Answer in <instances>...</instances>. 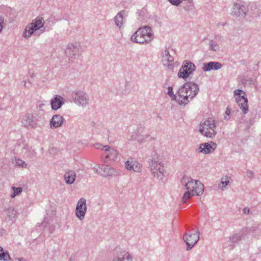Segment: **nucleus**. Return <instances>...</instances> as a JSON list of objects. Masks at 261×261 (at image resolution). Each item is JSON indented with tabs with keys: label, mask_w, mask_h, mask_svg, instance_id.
<instances>
[{
	"label": "nucleus",
	"mask_w": 261,
	"mask_h": 261,
	"mask_svg": "<svg viewBox=\"0 0 261 261\" xmlns=\"http://www.w3.org/2000/svg\"><path fill=\"white\" fill-rule=\"evenodd\" d=\"M199 88L197 84L189 82L184 84L178 90L177 102L179 105H186L198 93Z\"/></svg>",
	"instance_id": "nucleus-1"
},
{
	"label": "nucleus",
	"mask_w": 261,
	"mask_h": 261,
	"mask_svg": "<svg viewBox=\"0 0 261 261\" xmlns=\"http://www.w3.org/2000/svg\"><path fill=\"white\" fill-rule=\"evenodd\" d=\"M44 22V19L42 17L38 16L33 19L31 23L26 26L23 33V37L28 38L33 34L39 36L40 33L36 32L38 30H39L41 33H43L45 30V28L43 27Z\"/></svg>",
	"instance_id": "nucleus-2"
},
{
	"label": "nucleus",
	"mask_w": 261,
	"mask_h": 261,
	"mask_svg": "<svg viewBox=\"0 0 261 261\" xmlns=\"http://www.w3.org/2000/svg\"><path fill=\"white\" fill-rule=\"evenodd\" d=\"M149 167L152 175L159 180H162L164 177L165 170L156 155H154L150 161Z\"/></svg>",
	"instance_id": "nucleus-3"
},
{
	"label": "nucleus",
	"mask_w": 261,
	"mask_h": 261,
	"mask_svg": "<svg viewBox=\"0 0 261 261\" xmlns=\"http://www.w3.org/2000/svg\"><path fill=\"white\" fill-rule=\"evenodd\" d=\"M216 128L214 120L210 119L203 120L200 123L199 132L206 137L213 138L217 134Z\"/></svg>",
	"instance_id": "nucleus-4"
},
{
	"label": "nucleus",
	"mask_w": 261,
	"mask_h": 261,
	"mask_svg": "<svg viewBox=\"0 0 261 261\" xmlns=\"http://www.w3.org/2000/svg\"><path fill=\"white\" fill-rule=\"evenodd\" d=\"M199 233L198 229L196 230H194L193 228L187 229L183 236V239L187 246V250H190L198 241Z\"/></svg>",
	"instance_id": "nucleus-5"
},
{
	"label": "nucleus",
	"mask_w": 261,
	"mask_h": 261,
	"mask_svg": "<svg viewBox=\"0 0 261 261\" xmlns=\"http://www.w3.org/2000/svg\"><path fill=\"white\" fill-rule=\"evenodd\" d=\"M249 9L244 2L237 0L233 2L231 14L233 16L244 18L248 14Z\"/></svg>",
	"instance_id": "nucleus-6"
},
{
	"label": "nucleus",
	"mask_w": 261,
	"mask_h": 261,
	"mask_svg": "<svg viewBox=\"0 0 261 261\" xmlns=\"http://www.w3.org/2000/svg\"><path fill=\"white\" fill-rule=\"evenodd\" d=\"M234 96L239 106L244 114H246L248 111V99L245 92L240 89L234 91Z\"/></svg>",
	"instance_id": "nucleus-7"
},
{
	"label": "nucleus",
	"mask_w": 261,
	"mask_h": 261,
	"mask_svg": "<svg viewBox=\"0 0 261 261\" xmlns=\"http://www.w3.org/2000/svg\"><path fill=\"white\" fill-rule=\"evenodd\" d=\"M83 51L81 45L77 42H74L68 44L65 53L69 58L75 59L82 55Z\"/></svg>",
	"instance_id": "nucleus-8"
},
{
	"label": "nucleus",
	"mask_w": 261,
	"mask_h": 261,
	"mask_svg": "<svg viewBox=\"0 0 261 261\" xmlns=\"http://www.w3.org/2000/svg\"><path fill=\"white\" fill-rule=\"evenodd\" d=\"M181 184L185 187L187 191L195 192L196 190H194L193 186H196V185L200 192L202 191V184L199 180L194 179L191 177L184 176L181 179Z\"/></svg>",
	"instance_id": "nucleus-9"
},
{
	"label": "nucleus",
	"mask_w": 261,
	"mask_h": 261,
	"mask_svg": "<svg viewBox=\"0 0 261 261\" xmlns=\"http://www.w3.org/2000/svg\"><path fill=\"white\" fill-rule=\"evenodd\" d=\"M94 171L105 177L116 176L118 175V172L113 168L108 166L98 165L93 168Z\"/></svg>",
	"instance_id": "nucleus-10"
},
{
	"label": "nucleus",
	"mask_w": 261,
	"mask_h": 261,
	"mask_svg": "<svg viewBox=\"0 0 261 261\" xmlns=\"http://www.w3.org/2000/svg\"><path fill=\"white\" fill-rule=\"evenodd\" d=\"M72 98L74 102L79 106L86 107L89 103V96L83 91H74L72 93Z\"/></svg>",
	"instance_id": "nucleus-11"
},
{
	"label": "nucleus",
	"mask_w": 261,
	"mask_h": 261,
	"mask_svg": "<svg viewBox=\"0 0 261 261\" xmlns=\"http://www.w3.org/2000/svg\"><path fill=\"white\" fill-rule=\"evenodd\" d=\"M86 200L84 198H80L77 201L75 208V215L80 220H83L87 212Z\"/></svg>",
	"instance_id": "nucleus-12"
},
{
	"label": "nucleus",
	"mask_w": 261,
	"mask_h": 261,
	"mask_svg": "<svg viewBox=\"0 0 261 261\" xmlns=\"http://www.w3.org/2000/svg\"><path fill=\"white\" fill-rule=\"evenodd\" d=\"M118 155V152L115 149L108 146V148L106 149L101 156L102 159L105 163L107 161H114L116 160Z\"/></svg>",
	"instance_id": "nucleus-13"
},
{
	"label": "nucleus",
	"mask_w": 261,
	"mask_h": 261,
	"mask_svg": "<svg viewBox=\"0 0 261 261\" xmlns=\"http://www.w3.org/2000/svg\"><path fill=\"white\" fill-rule=\"evenodd\" d=\"M21 123L26 128H34L37 124L36 120L33 114L27 113L22 118Z\"/></svg>",
	"instance_id": "nucleus-14"
},
{
	"label": "nucleus",
	"mask_w": 261,
	"mask_h": 261,
	"mask_svg": "<svg viewBox=\"0 0 261 261\" xmlns=\"http://www.w3.org/2000/svg\"><path fill=\"white\" fill-rule=\"evenodd\" d=\"M140 28L133 34L131 37V40L132 41L138 43L139 44H144L148 43L147 40L144 37V34L143 33V31Z\"/></svg>",
	"instance_id": "nucleus-15"
},
{
	"label": "nucleus",
	"mask_w": 261,
	"mask_h": 261,
	"mask_svg": "<svg viewBox=\"0 0 261 261\" xmlns=\"http://www.w3.org/2000/svg\"><path fill=\"white\" fill-rule=\"evenodd\" d=\"M65 121V119L60 115H54L50 121V128L54 129L62 125Z\"/></svg>",
	"instance_id": "nucleus-16"
},
{
	"label": "nucleus",
	"mask_w": 261,
	"mask_h": 261,
	"mask_svg": "<svg viewBox=\"0 0 261 261\" xmlns=\"http://www.w3.org/2000/svg\"><path fill=\"white\" fill-rule=\"evenodd\" d=\"M22 153L25 158L29 160H33L37 156V152L32 147L28 145L23 147Z\"/></svg>",
	"instance_id": "nucleus-17"
},
{
	"label": "nucleus",
	"mask_w": 261,
	"mask_h": 261,
	"mask_svg": "<svg viewBox=\"0 0 261 261\" xmlns=\"http://www.w3.org/2000/svg\"><path fill=\"white\" fill-rule=\"evenodd\" d=\"M64 103V99L60 95H56L50 101L51 109L54 110L59 109Z\"/></svg>",
	"instance_id": "nucleus-18"
},
{
	"label": "nucleus",
	"mask_w": 261,
	"mask_h": 261,
	"mask_svg": "<svg viewBox=\"0 0 261 261\" xmlns=\"http://www.w3.org/2000/svg\"><path fill=\"white\" fill-rule=\"evenodd\" d=\"M222 67V65L218 62H209L204 63L202 69L204 71H208L210 70H217Z\"/></svg>",
	"instance_id": "nucleus-19"
},
{
	"label": "nucleus",
	"mask_w": 261,
	"mask_h": 261,
	"mask_svg": "<svg viewBox=\"0 0 261 261\" xmlns=\"http://www.w3.org/2000/svg\"><path fill=\"white\" fill-rule=\"evenodd\" d=\"M111 261H133V257L128 252L123 251L114 256Z\"/></svg>",
	"instance_id": "nucleus-20"
},
{
	"label": "nucleus",
	"mask_w": 261,
	"mask_h": 261,
	"mask_svg": "<svg viewBox=\"0 0 261 261\" xmlns=\"http://www.w3.org/2000/svg\"><path fill=\"white\" fill-rule=\"evenodd\" d=\"M213 145L215 146L214 148H213L212 145L208 143H202L200 144V146L199 147L198 150L200 152L203 153L204 154L210 153L212 152L216 148V144L213 143Z\"/></svg>",
	"instance_id": "nucleus-21"
},
{
	"label": "nucleus",
	"mask_w": 261,
	"mask_h": 261,
	"mask_svg": "<svg viewBox=\"0 0 261 261\" xmlns=\"http://www.w3.org/2000/svg\"><path fill=\"white\" fill-rule=\"evenodd\" d=\"M4 212L9 220L11 221H14L17 217V211L13 206H10L4 210Z\"/></svg>",
	"instance_id": "nucleus-22"
},
{
	"label": "nucleus",
	"mask_w": 261,
	"mask_h": 261,
	"mask_svg": "<svg viewBox=\"0 0 261 261\" xmlns=\"http://www.w3.org/2000/svg\"><path fill=\"white\" fill-rule=\"evenodd\" d=\"M140 29L142 30V31L144 32H143V33L144 34V37H145V39L147 40L148 43L153 40L154 38L153 32L152 29L150 27L146 25L140 27Z\"/></svg>",
	"instance_id": "nucleus-23"
},
{
	"label": "nucleus",
	"mask_w": 261,
	"mask_h": 261,
	"mask_svg": "<svg viewBox=\"0 0 261 261\" xmlns=\"http://www.w3.org/2000/svg\"><path fill=\"white\" fill-rule=\"evenodd\" d=\"M125 167L128 170H133L137 172L141 171V165L137 162H129L128 161L125 163Z\"/></svg>",
	"instance_id": "nucleus-24"
},
{
	"label": "nucleus",
	"mask_w": 261,
	"mask_h": 261,
	"mask_svg": "<svg viewBox=\"0 0 261 261\" xmlns=\"http://www.w3.org/2000/svg\"><path fill=\"white\" fill-rule=\"evenodd\" d=\"M76 173L73 170H68L64 174V179L66 183L71 185L75 181Z\"/></svg>",
	"instance_id": "nucleus-25"
},
{
	"label": "nucleus",
	"mask_w": 261,
	"mask_h": 261,
	"mask_svg": "<svg viewBox=\"0 0 261 261\" xmlns=\"http://www.w3.org/2000/svg\"><path fill=\"white\" fill-rule=\"evenodd\" d=\"M124 14V11L122 10L119 12L117 15L114 17V21L116 25L119 28L121 27L123 24V15Z\"/></svg>",
	"instance_id": "nucleus-26"
},
{
	"label": "nucleus",
	"mask_w": 261,
	"mask_h": 261,
	"mask_svg": "<svg viewBox=\"0 0 261 261\" xmlns=\"http://www.w3.org/2000/svg\"><path fill=\"white\" fill-rule=\"evenodd\" d=\"M185 65H184V63L178 71V76L179 77L182 78L184 79H186L188 78V77L190 75V73L188 72L185 68H186Z\"/></svg>",
	"instance_id": "nucleus-27"
},
{
	"label": "nucleus",
	"mask_w": 261,
	"mask_h": 261,
	"mask_svg": "<svg viewBox=\"0 0 261 261\" xmlns=\"http://www.w3.org/2000/svg\"><path fill=\"white\" fill-rule=\"evenodd\" d=\"M184 64L185 65L186 67H187L186 70L190 73V74H192V72L195 70L196 66L192 63L191 61L185 60L184 61Z\"/></svg>",
	"instance_id": "nucleus-28"
},
{
	"label": "nucleus",
	"mask_w": 261,
	"mask_h": 261,
	"mask_svg": "<svg viewBox=\"0 0 261 261\" xmlns=\"http://www.w3.org/2000/svg\"><path fill=\"white\" fill-rule=\"evenodd\" d=\"M149 137V135H147V134L143 135V134H141V133L138 132L136 134L134 139L139 143H142V142H144L146 139H147Z\"/></svg>",
	"instance_id": "nucleus-29"
},
{
	"label": "nucleus",
	"mask_w": 261,
	"mask_h": 261,
	"mask_svg": "<svg viewBox=\"0 0 261 261\" xmlns=\"http://www.w3.org/2000/svg\"><path fill=\"white\" fill-rule=\"evenodd\" d=\"M243 237V236L240 233H236L232 234L231 236L229 237V240L231 243L234 245L240 241Z\"/></svg>",
	"instance_id": "nucleus-30"
},
{
	"label": "nucleus",
	"mask_w": 261,
	"mask_h": 261,
	"mask_svg": "<svg viewBox=\"0 0 261 261\" xmlns=\"http://www.w3.org/2000/svg\"><path fill=\"white\" fill-rule=\"evenodd\" d=\"M14 163L15 165L18 167L25 168L27 166V164L24 161H23L22 159H19L17 157L14 158Z\"/></svg>",
	"instance_id": "nucleus-31"
},
{
	"label": "nucleus",
	"mask_w": 261,
	"mask_h": 261,
	"mask_svg": "<svg viewBox=\"0 0 261 261\" xmlns=\"http://www.w3.org/2000/svg\"><path fill=\"white\" fill-rule=\"evenodd\" d=\"M12 190H13V193L10 195V197L11 198H13L15 196L20 195L22 192V189L21 187H15L13 186L12 187Z\"/></svg>",
	"instance_id": "nucleus-32"
},
{
	"label": "nucleus",
	"mask_w": 261,
	"mask_h": 261,
	"mask_svg": "<svg viewBox=\"0 0 261 261\" xmlns=\"http://www.w3.org/2000/svg\"><path fill=\"white\" fill-rule=\"evenodd\" d=\"M229 182L230 181L228 177L226 176L225 177H222L220 184L219 185V188L222 190H224Z\"/></svg>",
	"instance_id": "nucleus-33"
},
{
	"label": "nucleus",
	"mask_w": 261,
	"mask_h": 261,
	"mask_svg": "<svg viewBox=\"0 0 261 261\" xmlns=\"http://www.w3.org/2000/svg\"><path fill=\"white\" fill-rule=\"evenodd\" d=\"M11 257L8 251L5 252L2 248V251H0V259L4 261L10 260Z\"/></svg>",
	"instance_id": "nucleus-34"
},
{
	"label": "nucleus",
	"mask_w": 261,
	"mask_h": 261,
	"mask_svg": "<svg viewBox=\"0 0 261 261\" xmlns=\"http://www.w3.org/2000/svg\"><path fill=\"white\" fill-rule=\"evenodd\" d=\"M209 49L213 51H217L220 49V47L216 42L211 40L209 42Z\"/></svg>",
	"instance_id": "nucleus-35"
},
{
	"label": "nucleus",
	"mask_w": 261,
	"mask_h": 261,
	"mask_svg": "<svg viewBox=\"0 0 261 261\" xmlns=\"http://www.w3.org/2000/svg\"><path fill=\"white\" fill-rule=\"evenodd\" d=\"M194 196V195L192 193H191V192L186 191L184 193L183 196L181 199V201L183 203H185L189 199H191Z\"/></svg>",
	"instance_id": "nucleus-36"
},
{
	"label": "nucleus",
	"mask_w": 261,
	"mask_h": 261,
	"mask_svg": "<svg viewBox=\"0 0 261 261\" xmlns=\"http://www.w3.org/2000/svg\"><path fill=\"white\" fill-rule=\"evenodd\" d=\"M162 59L163 61L167 62L168 63V66H171L172 62L174 61V58L171 55L163 57Z\"/></svg>",
	"instance_id": "nucleus-37"
},
{
	"label": "nucleus",
	"mask_w": 261,
	"mask_h": 261,
	"mask_svg": "<svg viewBox=\"0 0 261 261\" xmlns=\"http://www.w3.org/2000/svg\"><path fill=\"white\" fill-rule=\"evenodd\" d=\"M194 190H196L195 192H193L191 191V193H192L194 195H201L204 191V186L202 184V191L201 192H200L199 190L198 189V187H197V185L196 186H193Z\"/></svg>",
	"instance_id": "nucleus-38"
},
{
	"label": "nucleus",
	"mask_w": 261,
	"mask_h": 261,
	"mask_svg": "<svg viewBox=\"0 0 261 261\" xmlns=\"http://www.w3.org/2000/svg\"><path fill=\"white\" fill-rule=\"evenodd\" d=\"M168 95L171 97L172 100H176V96L173 92V88L172 87H169L168 88Z\"/></svg>",
	"instance_id": "nucleus-39"
},
{
	"label": "nucleus",
	"mask_w": 261,
	"mask_h": 261,
	"mask_svg": "<svg viewBox=\"0 0 261 261\" xmlns=\"http://www.w3.org/2000/svg\"><path fill=\"white\" fill-rule=\"evenodd\" d=\"M94 147L95 148L99 150H103L104 152L106 149L108 148V145L103 146L102 144L99 143H96L94 144Z\"/></svg>",
	"instance_id": "nucleus-40"
},
{
	"label": "nucleus",
	"mask_w": 261,
	"mask_h": 261,
	"mask_svg": "<svg viewBox=\"0 0 261 261\" xmlns=\"http://www.w3.org/2000/svg\"><path fill=\"white\" fill-rule=\"evenodd\" d=\"M173 5L178 6L182 2V0H168Z\"/></svg>",
	"instance_id": "nucleus-41"
},
{
	"label": "nucleus",
	"mask_w": 261,
	"mask_h": 261,
	"mask_svg": "<svg viewBox=\"0 0 261 261\" xmlns=\"http://www.w3.org/2000/svg\"><path fill=\"white\" fill-rule=\"evenodd\" d=\"M170 55L169 51L167 47H165V49L163 50L161 52V57H165Z\"/></svg>",
	"instance_id": "nucleus-42"
},
{
	"label": "nucleus",
	"mask_w": 261,
	"mask_h": 261,
	"mask_svg": "<svg viewBox=\"0 0 261 261\" xmlns=\"http://www.w3.org/2000/svg\"><path fill=\"white\" fill-rule=\"evenodd\" d=\"M230 113V109L227 108L225 111V116H224V119L226 120H228L230 118L229 114Z\"/></svg>",
	"instance_id": "nucleus-43"
},
{
	"label": "nucleus",
	"mask_w": 261,
	"mask_h": 261,
	"mask_svg": "<svg viewBox=\"0 0 261 261\" xmlns=\"http://www.w3.org/2000/svg\"><path fill=\"white\" fill-rule=\"evenodd\" d=\"M246 175L248 176V177L252 178L254 176V173L253 171L251 170H247L246 172Z\"/></svg>",
	"instance_id": "nucleus-44"
},
{
	"label": "nucleus",
	"mask_w": 261,
	"mask_h": 261,
	"mask_svg": "<svg viewBox=\"0 0 261 261\" xmlns=\"http://www.w3.org/2000/svg\"><path fill=\"white\" fill-rule=\"evenodd\" d=\"M3 23H4V18L3 17L0 15V32L2 30L3 28Z\"/></svg>",
	"instance_id": "nucleus-45"
},
{
	"label": "nucleus",
	"mask_w": 261,
	"mask_h": 261,
	"mask_svg": "<svg viewBox=\"0 0 261 261\" xmlns=\"http://www.w3.org/2000/svg\"><path fill=\"white\" fill-rule=\"evenodd\" d=\"M243 214L248 215L250 213V209L247 207H245L243 209Z\"/></svg>",
	"instance_id": "nucleus-46"
},
{
	"label": "nucleus",
	"mask_w": 261,
	"mask_h": 261,
	"mask_svg": "<svg viewBox=\"0 0 261 261\" xmlns=\"http://www.w3.org/2000/svg\"><path fill=\"white\" fill-rule=\"evenodd\" d=\"M48 223V221L47 220L46 217L44 218V221L42 223V225L45 226Z\"/></svg>",
	"instance_id": "nucleus-47"
},
{
	"label": "nucleus",
	"mask_w": 261,
	"mask_h": 261,
	"mask_svg": "<svg viewBox=\"0 0 261 261\" xmlns=\"http://www.w3.org/2000/svg\"><path fill=\"white\" fill-rule=\"evenodd\" d=\"M55 228H56V227L55 225L51 226L50 227V228H49V230H50V232H53L55 230Z\"/></svg>",
	"instance_id": "nucleus-48"
},
{
	"label": "nucleus",
	"mask_w": 261,
	"mask_h": 261,
	"mask_svg": "<svg viewBox=\"0 0 261 261\" xmlns=\"http://www.w3.org/2000/svg\"><path fill=\"white\" fill-rule=\"evenodd\" d=\"M22 83L23 84V86L25 87L29 88V87L27 85V82L25 81H23Z\"/></svg>",
	"instance_id": "nucleus-49"
},
{
	"label": "nucleus",
	"mask_w": 261,
	"mask_h": 261,
	"mask_svg": "<svg viewBox=\"0 0 261 261\" xmlns=\"http://www.w3.org/2000/svg\"><path fill=\"white\" fill-rule=\"evenodd\" d=\"M18 261H27L26 259L23 257L17 258Z\"/></svg>",
	"instance_id": "nucleus-50"
},
{
	"label": "nucleus",
	"mask_w": 261,
	"mask_h": 261,
	"mask_svg": "<svg viewBox=\"0 0 261 261\" xmlns=\"http://www.w3.org/2000/svg\"><path fill=\"white\" fill-rule=\"evenodd\" d=\"M0 251H2V247L0 246Z\"/></svg>",
	"instance_id": "nucleus-51"
}]
</instances>
